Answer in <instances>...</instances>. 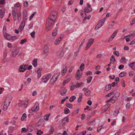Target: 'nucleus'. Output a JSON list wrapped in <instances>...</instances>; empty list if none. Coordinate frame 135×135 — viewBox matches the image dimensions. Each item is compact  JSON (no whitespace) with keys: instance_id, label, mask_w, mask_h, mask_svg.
Listing matches in <instances>:
<instances>
[{"instance_id":"052dcab7","label":"nucleus","mask_w":135,"mask_h":135,"mask_svg":"<svg viewBox=\"0 0 135 135\" xmlns=\"http://www.w3.org/2000/svg\"><path fill=\"white\" fill-rule=\"evenodd\" d=\"M92 74V72L91 71H88L86 73V75H90Z\"/></svg>"},{"instance_id":"0eeeda50","label":"nucleus","mask_w":135,"mask_h":135,"mask_svg":"<svg viewBox=\"0 0 135 135\" xmlns=\"http://www.w3.org/2000/svg\"><path fill=\"white\" fill-rule=\"evenodd\" d=\"M82 74L80 72L79 70H77L76 75L75 78L77 80H79Z\"/></svg>"},{"instance_id":"a878e982","label":"nucleus","mask_w":135,"mask_h":135,"mask_svg":"<svg viewBox=\"0 0 135 135\" xmlns=\"http://www.w3.org/2000/svg\"><path fill=\"white\" fill-rule=\"evenodd\" d=\"M70 111L69 109L67 108H66L64 110V113L66 114H67L70 113Z\"/></svg>"},{"instance_id":"c85d7f7f","label":"nucleus","mask_w":135,"mask_h":135,"mask_svg":"<svg viewBox=\"0 0 135 135\" xmlns=\"http://www.w3.org/2000/svg\"><path fill=\"white\" fill-rule=\"evenodd\" d=\"M93 77L92 76H90L88 77V79H87V83H90Z\"/></svg>"},{"instance_id":"8fccbe9b","label":"nucleus","mask_w":135,"mask_h":135,"mask_svg":"<svg viewBox=\"0 0 135 135\" xmlns=\"http://www.w3.org/2000/svg\"><path fill=\"white\" fill-rule=\"evenodd\" d=\"M66 106L70 108H71L73 107V105L70 104H66Z\"/></svg>"},{"instance_id":"aec40b11","label":"nucleus","mask_w":135,"mask_h":135,"mask_svg":"<svg viewBox=\"0 0 135 135\" xmlns=\"http://www.w3.org/2000/svg\"><path fill=\"white\" fill-rule=\"evenodd\" d=\"M33 127L32 126H29L27 127V129L29 132H31L33 130Z\"/></svg>"},{"instance_id":"69168bd1","label":"nucleus","mask_w":135,"mask_h":135,"mask_svg":"<svg viewBox=\"0 0 135 135\" xmlns=\"http://www.w3.org/2000/svg\"><path fill=\"white\" fill-rule=\"evenodd\" d=\"M87 104L89 105H91L92 104V102L90 100H89L87 102Z\"/></svg>"},{"instance_id":"7c9ffc66","label":"nucleus","mask_w":135,"mask_h":135,"mask_svg":"<svg viewBox=\"0 0 135 135\" xmlns=\"http://www.w3.org/2000/svg\"><path fill=\"white\" fill-rule=\"evenodd\" d=\"M118 32V31L117 30H115V31L114 32V33L112 34V35L111 36L113 37V38H114L116 36L117 33Z\"/></svg>"},{"instance_id":"de8ad7c7","label":"nucleus","mask_w":135,"mask_h":135,"mask_svg":"<svg viewBox=\"0 0 135 135\" xmlns=\"http://www.w3.org/2000/svg\"><path fill=\"white\" fill-rule=\"evenodd\" d=\"M84 65L83 64H82L80 67V69L81 71H83L84 68Z\"/></svg>"},{"instance_id":"2eb2a0df","label":"nucleus","mask_w":135,"mask_h":135,"mask_svg":"<svg viewBox=\"0 0 135 135\" xmlns=\"http://www.w3.org/2000/svg\"><path fill=\"white\" fill-rule=\"evenodd\" d=\"M49 79L47 78L46 76H44L42 78V81L45 83H46Z\"/></svg>"},{"instance_id":"bf43d9fd","label":"nucleus","mask_w":135,"mask_h":135,"mask_svg":"<svg viewBox=\"0 0 135 135\" xmlns=\"http://www.w3.org/2000/svg\"><path fill=\"white\" fill-rule=\"evenodd\" d=\"M119 112V111L118 110H115V111L114 112V113H113V114L115 115H117Z\"/></svg>"},{"instance_id":"774afa93","label":"nucleus","mask_w":135,"mask_h":135,"mask_svg":"<svg viewBox=\"0 0 135 135\" xmlns=\"http://www.w3.org/2000/svg\"><path fill=\"white\" fill-rule=\"evenodd\" d=\"M134 43H135V39L133 40L130 43V45H132Z\"/></svg>"},{"instance_id":"c756f323","label":"nucleus","mask_w":135,"mask_h":135,"mask_svg":"<svg viewBox=\"0 0 135 135\" xmlns=\"http://www.w3.org/2000/svg\"><path fill=\"white\" fill-rule=\"evenodd\" d=\"M82 99V94L80 95H79V97L78 99V103L80 102Z\"/></svg>"},{"instance_id":"680f3d73","label":"nucleus","mask_w":135,"mask_h":135,"mask_svg":"<svg viewBox=\"0 0 135 135\" xmlns=\"http://www.w3.org/2000/svg\"><path fill=\"white\" fill-rule=\"evenodd\" d=\"M75 87V85H72L71 86L70 90H74V88Z\"/></svg>"},{"instance_id":"37998d69","label":"nucleus","mask_w":135,"mask_h":135,"mask_svg":"<svg viewBox=\"0 0 135 135\" xmlns=\"http://www.w3.org/2000/svg\"><path fill=\"white\" fill-rule=\"evenodd\" d=\"M51 73H48L45 76H46L47 78L49 79L50 78H51Z\"/></svg>"},{"instance_id":"1a4fd4ad","label":"nucleus","mask_w":135,"mask_h":135,"mask_svg":"<svg viewBox=\"0 0 135 135\" xmlns=\"http://www.w3.org/2000/svg\"><path fill=\"white\" fill-rule=\"evenodd\" d=\"M62 75L64 76L65 75V73L67 70V69L66 66L64 65H62Z\"/></svg>"},{"instance_id":"72a5a7b5","label":"nucleus","mask_w":135,"mask_h":135,"mask_svg":"<svg viewBox=\"0 0 135 135\" xmlns=\"http://www.w3.org/2000/svg\"><path fill=\"white\" fill-rule=\"evenodd\" d=\"M23 104L24 105V106L25 107H26L27 104H28V101L25 100L23 102Z\"/></svg>"},{"instance_id":"20e7f679","label":"nucleus","mask_w":135,"mask_h":135,"mask_svg":"<svg viewBox=\"0 0 135 135\" xmlns=\"http://www.w3.org/2000/svg\"><path fill=\"white\" fill-rule=\"evenodd\" d=\"M59 75V74L58 73L57 74H56L52 76L51 79V80H53L51 83L52 85L54 84L57 81V79L58 78Z\"/></svg>"},{"instance_id":"864d4df0","label":"nucleus","mask_w":135,"mask_h":135,"mask_svg":"<svg viewBox=\"0 0 135 135\" xmlns=\"http://www.w3.org/2000/svg\"><path fill=\"white\" fill-rule=\"evenodd\" d=\"M86 116L84 114H83L81 115V118L82 120H83L85 118Z\"/></svg>"},{"instance_id":"09e8293b","label":"nucleus","mask_w":135,"mask_h":135,"mask_svg":"<svg viewBox=\"0 0 135 135\" xmlns=\"http://www.w3.org/2000/svg\"><path fill=\"white\" fill-rule=\"evenodd\" d=\"M11 38L13 41L17 39V37L16 36H11Z\"/></svg>"},{"instance_id":"2f4dec72","label":"nucleus","mask_w":135,"mask_h":135,"mask_svg":"<svg viewBox=\"0 0 135 135\" xmlns=\"http://www.w3.org/2000/svg\"><path fill=\"white\" fill-rule=\"evenodd\" d=\"M37 12H34L30 17V20H31L33 18V16L36 14Z\"/></svg>"},{"instance_id":"6e6552de","label":"nucleus","mask_w":135,"mask_h":135,"mask_svg":"<svg viewBox=\"0 0 135 135\" xmlns=\"http://www.w3.org/2000/svg\"><path fill=\"white\" fill-rule=\"evenodd\" d=\"M48 51L49 48L48 46L47 45H45L43 49V54L45 55H46L48 53Z\"/></svg>"},{"instance_id":"39448f33","label":"nucleus","mask_w":135,"mask_h":135,"mask_svg":"<svg viewBox=\"0 0 135 135\" xmlns=\"http://www.w3.org/2000/svg\"><path fill=\"white\" fill-rule=\"evenodd\" d=\"M82 90L84 91L85 94L86 96H88L90 95V91L88 89L85 88H84Z\"/></svg>"},{"instance_id":"79ce46f5","label":"nucleus","mask_w":135,"mask_h":135,"mask_svg":"<svg viewBox=\"0 0 135 135\" xmlns=\"http://www.w3.org/2000/svg\"><path fill=\"white\" fill-rule=\"evenodd\" d=\"M5 13V12L4 11H2V12H1L0 13L1 18H2L4 16V15Z\"/></svg>"},{"instance_id":"c03bdc74","label":"nucleus","mask_w":135,"mask_h":135,"mask_svg":"<svg viewBox=\"0 0 135 135\" xmlns=\"http://www.w3.org/2000/svg\"><path fill=\"white\" fill-rule=\"evenodd\" d=\"M64 55V53L62 51H61L59 55V56L60 57H61L63 56Z\"/></svg>"},{"instance_id":"4d7b16f0","label":"nucleus","mask_w":135,"mask_h":135,"mask_svg":"<svg viewBox=\"0 0 135 135\" xmlns=\"http://www.w3.org/2000/svg\"><path fill=\"white\" fill-rule=\"evenodd\" d=\"M69 118L68 117H66L65 118L63 119V120H65L66 122H68L69 121Z\"/></svg>"},{"instance_id":"393cba45","label":"nucleus","mask_w":135,"mask_h":135,"mask_svg":"<svg viewBox=\"0 0 135 135\" xmlns=\"http://www.w3.org/2000/svg\"><path fill=\"white\" fill-rule=\"evenodd\" d=\"M10 103V101H9V100H6L4 102V105L8 106Z\"/></svg>"},{"instance_id":"f704fd0d","label":"nucleus","mask_w":135,"mask_h":135,"mask_svg":"<svg viewBox=\"0 0 135 135\" xmlns=\"http://www.w3.org/2000/svg\"><path fill=\"white\" fill-rule=\"evenodd\" d=\"M25 21L24 20H23L21 23L20 27L22 26L23 28L25 26Z\"/></svg>"},{"instance_id":"f257e3e1","label":"nucleus","mask_w":135,"mask_h":135,"mask_svg":"<svg viewBox=\"0 0 135 135\" xmlns=\"http://www.w3.org/2000/svg\"><path fill=\"white\" fill-rule=\"evenodd\" d=\"M57 12L56 11L52 12L46 24V30L47 31L51 29L56 20Z\"/></svg>"},{"instance_id":"13d9d810","label":"nucleus","mask_w":135,"mask_h":135,"mask_svg":"<svg viewBox=\"0 0 135 135\" xmlns=\"http://www.w3.org/2000/svg\"><path fill=\"white\" fill-rule=\"evenodd\" d=\"M126 60L124 57H122L120 60V61L121 62H123V61H125Z\"/></svg>"},{"instance_id":"6e6d98bb","label":"nucleus","mask_w":135,"mask_h":135,"mask_svg":"<svg viewBox=\"0 0 135 135\" xmlns=\"http://www.w3.org/2000/svg\"><path fill=\"white\" fill-rule=\"evenodd\" d=\"M124 65H120L118 68L119 69H122L124 68Z\"/></svg>"},{"instance_id":"338daca9","label":"nucleus","mask_w":135,"mask_h":135,"mask_svg":"<svg viewBox=\"0 0 135 135\" xmlns=\"http://www.w3.org/2000/svg\"><path fill=\"white\" fill-rule=\"evenodd\" d=\"M110 102L112 103H114L115 102V100L111 98L110 99Z\"/></svg>"},{"instance_id":"bb28decb","label":"nucleus","mask_w":135,"mask_h":135,"mask_svg":"<svg viewBox=\"0 0 135 135\" xmlns=\"http://www.w3.org/2000/svg\"><path fill=\"white\" fill-rule=\"evenodd\" d=\"M120 95V93L118 92H116L115 93H114V94L112 96V97H115V98L118 97Z\"/></svg>"},{"instance_id":"c9c22d12","label":"nucleus","mask_w":135,"mask_h":135,"mask_svg":"<svg viewBox=\"0 0 135 135\" xmlns=\"http://www.w3.org/2000/svg\"><path fill=\"white\" fill-rule=\"evenodd\" d=\"M43 133V131H41L40 130H38L36 134L37 135H41V134H42Z\"/></svg>"},{"instance_id":"a18cd8bd","label":"nucleus","mask_w":135,"mask_h":135,"mask_svg":"<svg viewBox=\"0 0 135 135\" xmlns=\"http://www.w3.org/2000/svg\"><path fill=\"white\" fill-rule=\"evenodd\" d=\"M110 104H108L106 105H104L103 106V108H104L105 107H106L108 109L109 108L110 106Z\"/></svg>"},{"instance_id":"9d476101","label":"nucleus","mask_w":135,"mask_h":135,"mask_svg":"<svg viewBox=\"0 0 135 135\" xmlns=\"http://www.w3.org/2000/svg\"><path fill=\"white\" fill-rule=\"evenodd\" d=\"M61 40L62 37H60L55 41L54 44L56 45H58L59 44Z\"/></svg>"},{"instance_id":"412c9836","label":"nucleus","mask_w":135,"mask_h":135,"mask_svg":"<svg viewBox=\"0 0 135 135\" xmlns=\"http://www.w3.org/2000/svg\"><path fill=\"white\" fill-rule=\"evenodd\" d=\"M76 98V97L75 95H73L70 98L69 101L70 102H73Z\"/></svg>"},{"instance_id":"4468645a","label":"nucleus","mask_w":135,"mask_h":135,"mask_svg":"<svg viewBox=\"0 0 135 135\" xmlns=\"http://www.w3.org/2000/svg\"><path fill=\"white\" fill-rule=\"evenodd\" d=\"M92 11V8H89V9L87 7H85L84 8V12H85V15H86V13H88L89 12H90Z\"/></svg>"},{"instance_id":"ea45409f","label":"nucleus","mask_w":135,"mask_h":135,"mask_svg":"<svg viewBox=\"0 0 135 135\" xmlns=\"http://www.w3.org/2000/svg\"><path fill=\"white\" fill-rule=\"evenodd\" d=\"M114 54L117 56H119V52L117 51H115L113 52Z\"/></svg>"},{"instance_id":"4c0bfd02","label":"nucleus","mask_w":135,"mask_h":135,"mask_svg":"<svg viewBox=\"0 0 135 135\" xmlns=\"http://www.w3.org/2000/svg\"><path fill=\"white\" fill-rule=\"evenodd\" d=\"M95 122V121L94 120L91 122H88V124L90 126H91L93 125Z\"/></svg>"},{"instance_id":"f8f14e48","label":"nucleus","mask_w":135,"mask_h":135,"mask_svg":"<svg viewBox=\"0 0 135 135\" xmlns=\"http://www.w3.org/2000/svg\"><path fill=\"white\" fill-rule=\"evenodd\" d=\"M19 50L18 49L14 50L12 52V56L13 57H15L16 56L19 52Z\"/></svg>"},{"instance_id":"cd10ccee","label":"nucleus","mask_w":135,"mask_h":135,"mask_svg":"<svg viewBox=\"0 0 135 135\" xmlns=\"http://www.w3.org/2000/svg\"><path fill=\"white\" fill-rule=\"evenodd\" d=\"M26 114L25 113H23L21 117V120L22 121H23L26 118Z\"/></svg>"},{"instance_id":"3c124183","label":"nucleus","mask_w":135,"mask_h":135,"mask_svg":"<svg viewBox=\"0 0 135 135\" xmlns=\"http://www.w3.org/2000/svg\"><path fill=\"white\" fill-rule=\"evenodd\" d=\"M121 84L122 86H123V87H125V84L124 83V80H122Z\"/></svg>"},{"instance_id":"49530a36","label":"nucleus","mask_w":135,"mask_h":135,"mask_svg":"<svg viewBox=\"0 0 135 135\" xmlns=\"http://www.w3.org/2000/svg\"><path fill=\"white\" fill-rule=\"evenodd\" d=\"M26 41H27L25 39L22 40L21 41L20 44H23L24 43L26 42Z\"/></svg>"},{"instance_id":"dca6fc26","label":"nucleus","mask_w":135,"mask_h":135,"mask_svg":"<svg viewBox=\"0 0 135 135\" xmlns=\"http://www.w3.org/2000/svg\"><path fill=\"white\" fill-rule=\"evenodd\" d=\"M83 84L84 83L83 82L77 83L75 85V87L76 88H78L81 87Z\"/></svg>"},{"instance_id":"a19ab883","label":"nucleus","mask_w":135,"mask_h":135,"mask_svg":"<svg viewBox=\"0 0 135 135\" xmlns=\"http://www.w3.org/2000/svg\"><path fill=\"white\" fill-rule=\"evenodd\" d=\"M135 23V18H134L130 22V25H132Z\"/></svg>"},{"instance_id":"5701e85b","label":"nucleus","mask_w":135,"mask_h":135,"mask_svg":"<svg viewBox=\"0 0 135 135\" xmlns=\"http://www.w3.org/2000/svg\"><path fill=\"white\" fill-rule=\"evenodd\" d=\"M4 37L7 40H9L11 37V36L8 33H6L4 35Z\"/></svg>"},{"instance_id":"5fc2aeb1","label":"nucleus","mask_w":135,"mask_h":135,"mask_svg":"<svg viewBox=\"0 0 135 135\" xmlns=\"http://www.w3.org/2000/svg\"><path fill=\"white\" fill-rule=\"evenodd\" d=\"M130 105L129 103H127L126 105V108L127 109H128L129 108Z\"/></svg>"},{"instance_id":"0e129e2a","label":"nucleus","mask_w":135,"mask_h":135,"mask_svg":"<svg viewBox=\"0 0 135 135\" xmlns=\"http://www.w3.org/2000/svg\"><path fill=\"white\" fill-rule=\"evenodd\" d=\"M5 0H0V4H3L5 3Z\"/></svg>"},{"instance_id":"603ef678","label":"nucleus","mask_w":135,"mask_h":135,"mask_svg":"<svg viewBox=\"0 0 135 135\" xmlns=\"http://www.w3.org/2000/svg\"><path fill=\"white\" fill-rule=\"evenodd\" d=\"M68 91V90L66 89V90H65V91H64V93H63V92H61L60 95L62 96H64L67 92Z\"/></svg>"},{"instance_id":"473e14b6","label":"nucleus","mask_w":135,"mask_h":135,"mask_svg":"<svg viewBox=\"0 0 135 135\" xmlns=\"http://www.w3.org/2000/svg\"><path fill=\"white\" fill-rule=\"evenodd\" d=\"M54 132V128L52 126H51L50 128V129L49 131V132H50V134H52Z\"/></svg>"},{"instance_id":"a211bd4d","label":"nucleus","mask_w":135,"mask_h":135,"mask_svg":"<svg viewBox=\"0 0 135 135\" xmlns=\"http://www.w3.org/2000/svg\"><path fill=\"white\" fill-rule=\"evenodd\" d=\"M26 69L23 68V65L20 66L19 68V71L21 72H24Z\"/></svg>"},{"instance_id":"423d86ee","label":"nucleus","mask_w":135,"mask_h":135,"mask_svg":"<svg viewBox=\"0 0 135 135\" xmlns=\"http://www.w3.org/2000/svg\"><path fill=\"white\" fill-rule=\"evenodd\" d=\"M33 111L36 110H38L39 109V105L38 102H36L35 105V106L33 107L31 109Z\"/></svg>"},{"instance_id":"58836bf2","label":"nucleus","mask_w":135,"mask_h":135,"mask_svg":"<svg viewBox=\"0 0 135 135\" xmlns=\"http://www.w3.org/2000/svg\"><path fill=\"white\" fill-rule=\"evenodd\" d=\"M115 60V59L114 58V56L112 55L110 58V61L111 62H113Z\"/></svg>"},{"instance_id":"b1692460","label":"nucleus","mask_w":135,"mask_h":135,"mask_svg":"<svg viewBox=\"0 0 135 135\" xmlns=\"http://www.w3.org/2000/svg\"><path fill=\"white\" fill-rule=\"evenodd\" d=\"M127 73L124 72H122L120 73L119 76L120 77H123L126 75Z\"/></svg>"},{"instance_id":"f3484780","label":"nucleus","mask_w":135,"mask_h":135,"mask_svg":"<svg viewBox=\"0 0 135 135\" xmlns=\"http://www.w3.org/2000/svg\"><path fill=\"white\" fill-rule=\"evenodd\" d=\"M37 59H35L32 61V64L34 67H36L37 65Z\"/></svg>"},{"instance_id":"6ab92c4d","label":"nucleus","mask_w":135,"mask_h":135,"mask_svg":"<svg viewBox=\"0 0 135 135\" xmlns=\"http://www.w3.org/2000/svg\"><path fill=\"white\" fill-rule=\"evenodd\" d=\"M111 84H109L106 85L105 88V90L108 91L111 89Z\"/></svg>"},{"instance_id":"ddd939ff","label":"nucleus","mask_w":135,"mask_h":135,"mask_svg":"<svg viewBox=\"0 0 135 135\" xmlns=\"http://www.w3.org/2000/svg\"><path fill=\"white\" fill-rule=\"evenodd\" d=\"M104 19L100 21L97 25L96 27H98V28L100 27L103 25L105 21L104 18Z\"/></svg>"},{"instance_id":"e433bc0d","label":"nucleus","mask_w":135,"mask_h":135,"mask_svg":"<svg viewBox=\"0 0 135 135\" xmlns=\"http://www.w3.org/2000/svg\"><path fill=\"white\" fill-rule=\"evenodd\" d=\"M35 31H33L31 33L30 35L32 38H35Z\"/></svg>"},{"instance_id":"e2e57ef3","label":"nucleus","mask_w":135,"mask_h":135,"mask_svg":"<svg viewBox=\"0 0 135 135\" xmlns=\"http://www.w3.org/2000/svg\"><path fill=\"white\" fill-rule=\"evenodd\" d=\"M8 106L4 105L3 108L4 111H6L7 109Z\"/></svg>"},{"instance_id":"9b49d317","label":"nucleus","mask_w":135,"mask_h":135,"mask_svg":"<svg viewBox=\"0 0 135 135\" xmlns=\"http://www.w3.org/2000/svg\"><path fill=\"white\" fill-rule=\"evenodd\" d=\"M27 12L26 10H24L23 12V16L24 19L26 20L27 19Z\"/></svg>"},{"instance_id":"4be33fe9","label":"nucleus","mask_w":135,"mask_h":135,"mask_svg":"<svg viewBox=\"0 0 135 135\" xmlns=\"http://www.w3.org/2000/svg\"><path fill=\"white\" fill-rule=\"evenodd\" d=\"M57 30L56 28H54L52 33V35L53 36H55L57 34Z\"/></svg>"},{"instance_id":"f03ea898","label":"nucleus","mask_w":135,"mask_h":135,"mask_svg":"<svg viewBox=\"0 0 135 135\" xmlns=\"http://www.w3.org/2000/svg\"><path fill=\"white\" fill-rule=\"evenodd\" d=\"M12 13L13 19L15 20H16L17 19L18 21L20 22L21 17V13H17V9L16 10H12Z\"/></svg>"},{"instance_id":"7ed1b4c3","label":"nucleus","mask_w":135,"mask_h":135,"mask_svg":"<svg viewBox=\"0 0 135 135\" xmlns=\"http://www.w3.org/2000/svg\"><path fill=\"white\" fill-rule=\"evenodd\" d=\"M94 41V38H91L89 39L88 42L86 44V46L85 48V50H86L90 47Z\"/></svg>"}]
</instances>
